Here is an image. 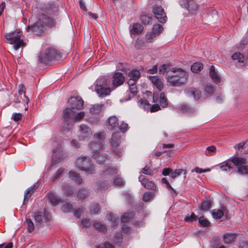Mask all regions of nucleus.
Returning a JSON list of instances; mask_svg holds the SVG:
<instances>
[{
  "label": "nucleus",
  "instance_id": "nucleus-1",
  "mask_svg": "<svg viewBox=\"0 0 248 248\" xmlns=\"http://www.w3.org/2000/svg\"><path fill=\"white\" fill-rule=\"evenodd\" d=\"M94 141L90 145L93 157L98 163H103L107 159L106 155L103 153L102 149L106 137V133L101 132L94 135Z\"/></svg>",
  "mask_w": 248,
  "mask_h": 248
},
{
  "label": "nucleus",
  "instance_id": "nucleus-2",
  "mask_svg": "<svg viewBox=\"0 0 248 248\" xmlns=\"http://www.w3.org/2000/svg\"><path fill=\"white\" fill-rule=\"evenodd\" d=\"M55 20L45 14H42L39 15L37 22L33 25L27 27V31H31L34 34L39 35L42 33L45 26L52 27L55 26Z\"/></svg>",
  "mask_w": 248,
  "mask_h": 248
},
{
  "label": "nucleus",
  "instance_id": "nucleus-3",
  "mask_svg": "<svg viewBox=\"0 0 248 248\" xmlns=\"http://www.w3.org/2000/svg\"><path fill=\"white\" fill-rule=\"evenodd\" d=\"M77 167L87 173H93L95 170L91 158L87 155H81L78 157L75 163Z\"/></svg>",
  "mask_w": 248,
  "mask_h": 248
},
{
  "label": "nucleus",
  "instance_id": "nucleus-4",
  "mask_svg": "<svg viewBox=\"0 0 248 248\" xmlns=\"http://www.w3.org/2000/svg\"><path fill=\"white\" fill-rule=\"evenodd\" d=\"M21 33L18 30L7 33L4 37L6 38L7 43L10 44H13L14 48L16 50L20 47L25 46L23 40L21 39Z\"/></svg>",
  "mask_w": 248,
  "mask_h": 248
},
{
  "label": "nucleus",
  "instance_id": "nucleus-5",
  "mask_svg": "<svg viewBox=\"0 0 248 248\" xmlns=\"http://www.w3.org/2000/svg\"><path fill=\"white\" fill-rule=\"evenodd\" d=\"M75 112L71 108H67L63 111V122L62 128L64 131L71 129L74 124Z\"/></svg>",
  "mask_w": 248,
  "mask_h": 248
},
{
  "label": "nucleus",
  "instance_id": "nucleus-6",
  "mask_svg": "<svg viewBox=\"0 0 248 248\" xmlns=\"http://www.w3.org/2000/svg\"><path fill=\"white\" fill-rule=\"evenodd\" d=\"M96 82L95 91L100 97H104L110 93V88L106 87L109 85L107 78L104 77L100 78L97 79Z\"/></svg>",
  "mask_w": 248,
  "mask_h": 248
},
{
  "label": "nucleus",
  "instance_id": "nucleus-7",
  "mask_svg": "<svg viewBox=\"0 0 248 248\" xmlns=\"http://www.w3.org/2000/svg\"><path fill=\"white\" fill-rule=\"evenodd\" d=\"M231 161L237 167L238 172L241 174H248V166L246 165L245 159L240 157H233L231 158Z\"/></svg>",
  "mask_w": 248,
  "mask_h": 248
},
{
  "label": "nucleus",
  "instance_id": "nucleus-8",
  "mask_svg": "<svg viewBox=\"0 0 248 248\" xmlns=\"http://www.w3.org/2000/svg\"><path fill=\"white\" fill-rule=\"evenodd\" d=\"M56 54V51L54 49L48 48L40 54L38 57V61L41 63L46 64L52 59H55Z\"/></svg>",
  "mask_w": 248,
  "mask_h": 248
},
{
  "label": "nucleus",
  "instance_id": "nucleus-9",
  "mask_svg": "<svg viewBox=\"0 0 248 248\" xmlns=\"http://www.w3.org/2000/svg\"><path fill=\"white\" fill-rule=\"evenodd\" d=\"M179 3L182 7L186 8L192 13H194L198 8V4L194 0H179Z\"/></svg>",
  "mask_w": 248,
  "mask_h": 248
},
{
  "label": "nucleus",
  "instance_id": "nucleus-10",
  "mask_svg": "<svg viewBox=\"0 0 248 248\" xmlns=\"http://www.w3.org/2000/svg\"><path fill=\"white\" fill-rule=\"evenodd\" d=\"M181 72H186L181 68H172L167 71L166 77L168 82L174 83V80H172V78L180 77Z\"/></svg>",
  "mask_w": 248,
  "mask_h": 248
},
{
  "label": "nucleus",
  "instance_id": "nucleus-11",
  "mask_svg": "<svg viewBox=\"0 0 248 248\" xmlns=\"http://www.w3.org/2000/svg\"><path fill=\"white\" fill-rule=\"evenodd\" d=\"M68 103L71 108L78 110L83 107L84 102L80 97H72L68 100Z\"/></svg>",
  "mask_w": 248,
  "mask_h": 248
},
{
  "label": "nucleus",
  "instance_id": "nucleus-12",
  "mask_svg": "<svg viewBox=\"0 0 248 248\" xmlns=\"http://www.w3.org/2000/svg\"><path fill=\"white\" fill-rule=\"evenodd\" d=\"M153 13L159 22L161 23L166 22L167 16L163 8L159 6H155L153 8Z\"/></svg>",
  "mask_w": 248,
  "mask_h": 248
},
{
  "label": "nucleus",
  "instance_id": "nucleus-13",
  "mask_svg": "<svg viewBox=\"0 0 248 248\" xmlns=\"http://www.w3.org/2000/svg\"><path fill=\"white\" fill-rule=\"evenodd\" d=\"M180 77L172 78V80H174V83L169 82L171 86H177L185 83L188 78V74L186 72H181L179 75Z\"/></svg>",
  "mask_w": 248,
  "mask_h": 248
},
{
  "label": "nucleus",
  "instance_id": "nucleus-14",
  "mask_svg": "<svg viewBox=\"0 0 248 248\" xmlns=\"http://www.w3.org/2000/svg\"><path fill=\"white\" fill-rule=\"evenodd\" d=\"M33 217L35 221L36 226L41 225L44 219L46 222L49 220V215L46 213H43L40 212H35L33 214Z\"/></svg>",
  "mask_w": 248,
  "mask_h": 248
},
{
  "label": "nucleus",
  "instance_id": "nucleus-15",
  "mask_svg": "<svg viewBox=\"0 0 248 248\" xmlns=\"http://www.w3.org/2000/svg\"><path fill=\"white\" fill-rule=\"evenodd\" d=\"M153 98L154 102H159L163 108L166 107L168 105L167 100L164 93H161L159 96L158 93H154Z\"/></svg>",
  "mask_w": 248,
  "mask_h": 248
},
{
  "label": "nucleus",
  "instance_id": "nucleus-16",
  "mask_svg": "<svg viewBox=\"0 0 248 248\" xmlns=\"http://www.w3.org/2000/svg\"><path fill=\"white\" fill-rule=\"evenodd\" d=\"M139 180L141 185L147 189L154 190L156 188V186L152 181H149L148 179L144 178V176L142 174L139 176Z\"/></svg>",
  "mask_w": 248,
  "mask_h": 248
},
{
  "label": "nucleus",
  "instance_id": "nucleus-17",
  "mask_svg": "<svg viewBox=\"0 0 248 248\" xmlns=\"http://www.w3.org/2000/svg\"><path fill=\"white\" fill-rule=\"evenodd\" d=\"M125 80V78L123 74L120 72H117L113 76V85L116 87L123 84Z\"/></svg>",
  "mask_w": 248,
  "mask_h": 248
},
{
  "label": "nucleus",
  "instance_id": "nucleus-18",
  "mask_svg": "<svg viewBox=\"0 0 248 248\" xmlns=\"http://www.w3.org/2000/svg\"><path fill=\"white\" fill-rule=\"evenodd\" d=\"M186 95L189 97H193L195 100H199L202 95V93L198 89L194 88H189L185 91Z\"/></svg>",
  "mask_w": 248,
  "mask_h": 248
},
{
  "label": "nucleus",
  "instance_id": "nucleus-19",
  "mask_svg": "<svg viewBox=\"0 0 248 248\" xmlns=\"http://www.w3.org/2000/svg\"><path fill=\"white\" fill-rule=\"evenodd\" d=\"M39 186L38 183L34 184L32 186L28 188L24 193V198L23 201V204H26L29 199L31 197L34 191Z\"/></svg>",
  "mask_w": 248,
  "mask_h": 248
},
{
  "label": "nucleus",
  "instance_id": "nucleus-20",
  "mask_svg": "<svg viewBox=\"0 0 248 248\" xmlns=\"http://www.w3.org/2000/svg\"><path fill=\"white\" fill-rule=\"evenodd\" d=\"M209 76L213 82L216 84H219L220 83V76L217 74L216 71L215 67L213 65L211 66L210 68Z\"/></svg>",
  "mask_w": 248,
  "mask_h": 248
},
{
  "label": "nucleus",
  "instance_id": "nucleus-21",
  "mask_svg": "<svg viewBox=\"0 0 248 248\" xmlns=\"http://www.w3.org/2000/svg\"><path fill=\"white\" fill-rule=\"evenodd\" d=\"M118 173L117 170L114 168H108L104 170L102 174V177L106 178H114Z\"/></svg>",
  "mask_w": 248,
  "mask_h": 248
},
{
  "label": "nucleus",
  "instance_id": "nucleus-22",
  "mask_svg": "<svg viewBox=\"0 0 248 248\" xmlns=\"http://www.w3.org/2000/svg\"><path fill=\"white\" fill-rule=\"evenodd\" d=\"M80 140H84L85 138L90 137L92 133L91 129L85 125L80 126Z\"/></svg>",
  "mask_w": 248,
  "mask_h": 248
},
{
  "label": "nucleus",
  "instance_id": "nucleus-23",
  "mask_svg": "<svg viewBox=\"0 0 248 248\" xmlns=\"http://www.w3.org/2000/svg\"><path fill=\"white\" fill-rule=\"evenodd\" d=\"M212 215L214 218L220 219L224 215L227 214V209L225 207H222L221 209H214L211 212Z\"/></svg>",
  "mask_w": 248,
  "mask_h": 248
},
{
  "label": "nucleus",
  "instance_id": "nucleus-24",
  "mask_svg": "<svg viewBox=\"0 0 248 248\" xmlns=\"http://www.w3.org/2000/svg\"><path fill=\"white\" fill-rule=\"evenodd\" d=\"M150 80L154 85L159 91H162L164 88L163 84L161 80L157 76H150Z\"/></svg>",
  "mask_w": 248,
  "mask_h": 248
},
{
  "label": "nucleus",
  "instance_id": "nucleus-25",
  "mask_svg": "<svg viewBox=\"0 0 248 248\" xmlns=\"http://www.w3.org/2000/svg\"><path fill=\"white\" fill-rule=\"evenodd\" d=\"M120 142V135L119 133H113L111 139V143L112 147H117Z\"/></svg>",
  "mask_w": 248,
  "mask_h": 248
},
{
  "label": "nucleus",
  "instance_id": "nucleus-26",
  "mask_svg": "<svg viewBox=\"0 0 248 248\" xmlns=\"http://www.w3.org/2000/svg\"><path fill=\"white\" fill-rule=\"evenodd\" d=\"M104 108L103 104H94L90 109V111L93 114H99Z\"/></svg>",
  "mask_w": 248,
  "mask_h": 248
},
{
  "label": "nucleus",
  "instance_id": "nucleus-27",
  "mask_svg": "<svg viewBox=\"0 0 248 248\" xmlns=\"http://www.w3.org/2000/svg\"><path fill=\"white\" fill-rule=\"evenodd\" d=\"M49 202L53 205H57L60 202V200L58 199L53 192H50L48 194Z\"/></svg>",
  "mask_w": 248,
  "mask_h": 248
},
{
  "label": "nucleus",
  "instance_id": "nucleus-28",
  "mask_svg": "<svg viewBox=\"0 0 248 248\" xmlns=\"http://www.w3.org/2000/svg\"><path fill=\"white\" fill-rule=\"evenodd\" d=\"M220 169L222 171H226L230 174L232 172V167L231 166V164L228 161L225 162L220 166Z\"/></svg>",
  "mask_w": 248,
  "mask_h": 248
},
{
  "label": "nucleus",
  "instance_id": "nucleus-29",
  "mask_svg": "<svg viewBox=\"0 0 248 248\" xmlns=\"http://www.w3.org/2000/svg\"><path fill=\"white\" fill-rule=\"evenodd\" d=\"M43 10L46 14L50 15H55V13L58 11V8L55 6L54 4H51L43 8Z\"/></svg>",
  "mask_w": 248,
  "mask_h": 248
},
{
  "label": "nucleus",
  "instance_id": "nucleus-30",
  "mask_svg": "<svg viewBox=\"0 0 248 248\" xmlns=\"http://www.w3.org/2000/svg\"><path fill=\"white\" fill-rule=\"evenodd\" d=\"M69 176L72 180L78 183L79 184H81L82 183V179L79 174L76 172L72 171H69Z\"/></svg>",
  "mask_w": 248,
  "mask_h": 248
},
{
  "label": "nucleus",
  "instance_id": "nucleus-31",
  "mask_svg": "<svg viewBox=\"0 0 248 248\" xmlns=\"http://www.w3.org/2000/svg\"><path fill=\"white\" fill-rule=\"evenodd\" d=\"M108 124L111 128H114L118 126V120L115 116H110L108 120Z\"/></svg>",
  "mask_w": 248,
  "mask_h": 248
},
{
  "label": "nucleus",
  "instance_id": "nucleus-32",
  "mask_svg": "<svg viewBox=\"0 0 248 248\" xmlns=\"http://www.w3.org/2000/svg\"><path fill=\"white\" fill-rule=\"evenodd\" d=\"M211 202L208 201H203L199 205V207L201 210L203 212L208 211L211 208Z\"/></svg>",
  "mask_w": 248,
  "mask_h": 248
},
{
  "label": "nucleus",
  "instance_id": "nucleus-33",
  "mask_svg": "<svg viewBox=\"0 0 248 248\" xmlns=\"http://www.w3.org/2000/svg\"><path fill=\"white\" fill-rule=\"evenodd\" d=\"M143 29V26L139 23H135L133 25V28L130 32L133 34H139L140 33Z\"/></svg>",
  "mask_w": 248,
  "mask_h": 248
},
{
  "label": "nucleus",
  "instance_id": "nucleus-34",
  "mask_svg": "<svg viewBox=\"0 0 248 248\" xmlns=\"http://www.w3.org/2000/svg\"><path fill=\"white\" fill-rule=\"evenodd\" d=\"M138 104L140 108L144 109V110L148 109L150 106V104L149 103L148 101L144 99H141L139 100Z\"/></svg>",
  "mask_w": 248,
  "mask_h": 248
},
{
  "label": "nucleus",
  "instance_id": "nucleus-35",
  "mask_svg": "<svg viewBox=\"0 0 248 248\" xmlns=\"http://www.w3.org/2000/svg\"><path fill=\"white\" fill-rule=\"evenodd\" d=\"M202 68V63L199 62H195L191 66V70L194 73L200 72Z\"/></svg>",
  "mask_w": 248,
  "mask_h": 248
},
{
  "label": "nucleus",
  "instance_id": "nucleus-36",
  "mask_svg": "<svg viewBox=\"0 0 248 248\" xmlns=\"http://www.w3.org/2000/svg\"><path fill=\"white\" fill-rule=\"evenodd\" d=\"M140 77V73L137 70H132L128 73L129 78L137 80Z\"/></svg>",
  "mask_w": 248,
  "mask_h": 248
},
{
  "label": "nucleus",
  "instance_id": "nucleus-37",
  "mask_svg": "<svg viewBox=\"0 0 248 248\" xmlns=\"http://www.w3.org/2000/svg\"><path fill=\"white\" fill-rule=\"evenodd\" d=\"M186 170L183 169H176L173 172L170 173V177L172 179H174L176 177L180 176L182 173L184 175L186 174Z\"/></svg>",
  "mask_w": 248,
  "mask_h": 248
},
{
  "label": "nucleus",
  "instance_id": "nucleus-38",
  "mask_svg": "<svg viewBox=\"0 0 248 248\" xmlns=\"http://www.w3.org/2000/svg\"><path fill=\"white\" fill-rule=\"evenodd\" d=\"M135 46L136 49H140L144 48L147 46L142 39L138 38L136 42Z\"/></svg>",
  "mask_w": 248,
  "mask_h": 248
},
{
  "label": "nucleus",
  "instance_id": "nucleus-39",
  "mask_svg": "<svg viewBox=\"0 0 248 248\" xmlns=\"http://www.w3.org/2000/svg\"><path fill=\"white\" fill-rule=\"evenodd\" d=\"M91 214L93 215H95L98 214L100 211V208L99 204L95 203L93 204L91 206L90 209Z\"/></svg>",
  "mask_w": 248,
  "mask_h": 248
},
{
  "label": "nucleus",
  "instance_id": "nucleus-40",
  "mask_svg": "<svg viewBox=\"0 0 248 248\" xmlns=\"http://www.w3.org/2000/svg\"><path fill=\"white\" fill-rule=\"evenodd\" d=\"M205 92L207 96H211L214 92V86L212 84H208L205 87Z\"/></svg>",
  "mask_w": 248,
  "mask_h": 248
},
{
  "label": "nucleus",
  "instance_id": "nucleus-41",
  "mask_svg": "<svg viewBox=\"0 0 248 248\" xmlns=\"http://www.w3.org/2000/svg\"><path fill=\"white\" fill-rule=\"evenodd\" d=\"M235 237V235L233 234H225L224 235V241L227 244L230 243L233 241Z\"/></svg>",
  "mask_w": 248,
  "mask_h": 248
},
{
  "label": "nucleus",
  "instance_id": "nucleus-42",
  "mask_svg": "<svg viewBox=\"0 0 248 248\" xmlns=\"http://www.w3.org/2000/svg\"><path fill=\"white\" fill-rule=\"evenodd\" d=\"M93 225L96 229L100 230L102 232H105L106 231V227L105 225L98 221H94L93 223Z\"/></svg>",
  "mask_w": 248,
  "mask_h": 248
},
{
  "label": "nucleus",
  "instance_id": "nucleus-43",
  "mask_svg": "<svg viewBox=\"0 0 248 248\" xmlns=\"http://www.w3.org/2000/svg\"><path fill=\"white\" fill-rule=\"evenodd\" d=\"M154 197V194L152 192H147L144 193L143 196V200L145 202H150L152 201Z\"/></svg>",
  "mask_w": 248,
  "mask_h": 248
},
{
  "label": "nucleus",
  "instance_id": "nucleus-44",
  "mask_svg": "<svg viewBox=\"0 0 248 248\" xmlns=\"http://www.w3.org/2000/svg\"><path fill=\"white\" fill-rule=\"evenodd\" d=\"M72 208L73 206L72 204H70L68 202H65L63 203L62 209L64 212L67 213L71 212V211L72 209Z\"/></svg>",
  "mask_w": 248,
  "mask_h": 248
},
{
  "label": "nucleus",
  "instance_id": "nucleus-45",
  "mask_svg": "<svg viewBox=\"0 0 248 248\" xmlns=\"http://www.w3.org/2000/svg\"><path fill=\"white\" fill-rule=\"evenodd\" d=\"M133 217V214L132 212H128L125 213L121 218L122 222H126L128 221L130 219Z\"/></svg>",
  "mask_w": 248,
  "mask_h": 248
},
{
  "label": "nucleus",
  "instance_id": "nucleus-46",
  "mask_svg": "<svg viewBox=\"0 0 248 248\" xmlns=\"http://www.w3.org/2000/svg\"><path fill=\"white\" fill-rule=\"evenodd\" d=\"M110 183H102L101 182H97L96 184V187L95 188L97 190H104L108 187V186H109Z\"/></svg>",
  "mask_w": 248,
  "mask_h": 248
},
{
  "label": "nucleus",
  "instance_id": "nucleus-47",
  "mask_svg": "<svg viewBox=\"0 0 248 248\" xmlns=\"http://www.w3.org/2000/svg\"><path fill=\"white\" fill-rule=\"evenodd\" d=\"M233 60H237L238 62H243L244 58L240 53H235L232 56Z\"/></svg>",
  "mask_w": 248,
  "mask_h": 248
},
{
  "label": "nucleus",
  "instance_id": "nucleus-48",
  "mask_svg": "<svg viewBox=\"0 0 248 248\" xmlns=\"http://www.w3.org/2000/svg\"><path fill=\"white\" fill-rule=\"evenodd\" d=\"M26 221L27 225L28 231L30 232H32L34 229V226L33 222L30 218H26Z\"/></svg>",
  "mask_w": 248,
  "mask_h": 248
},
{
  "label": "nucleus",
  "instance_id": "nucleus-49",
  "mask_svg": "<svg viewBox=\"0 0 248 248\" xmlns=\"http://www.w3.org/2000/svg\"><path fill=\"white\" fill-rule=\"evenodd\" d=\"M88 196V191L84 189H80L78 195V198L80 199H84Z\"/></svg>",
  "mask_w": 248,
  "mask_h": 248
},
{
  "label": "nucleus",
  "instance_id": "nucleus-50",
  "mask_svg": "<svg viewBox=\"0 0 248 248\" xmlns=\"http://www.w3.org/2000/svg\"><path fill=\"white\" fill-rule=\"evenodd\" d=\"M161 182L163 184H165L166 185L167 187L171 191V193L173 195H176V192L175 190L172 187V186H170L169 182L167 181V180L165 178H163L161 179Z\"/></svg>",
  "mask_w": 248,
  "mask_h": 248
},
{
  "label": "nucleus",
  "instance_id": "nucleus-51",
  "mask_svg": "<svg viewBox=\"0 0 248 248\" xmlns=\"http://www.w3.org/2000/svg\"><path fill=\"white\" fill-rule=\"evenodd\" d=\"M199 223L201 226L203 227H207L209 225V221L204 217H201L199 218Z\"/></svg>",
  "mask_w": 248,
  "mask_h": 248
},
{
  "label": "nucleus",
  "instance_id": "nucleus-52",
  "mask_svg": "<svg viewBox=\"0 0 248 248\" xmlns=\"http://www.w3.org/2000/svg\"><path fill=\"white\" fill-rule=\"evenodd\" d=\"M162 27L160 24H157L153 26L152 32L157 35L162 31Z\"/></svg>",
  "mask_w": 248,
  "mask_h": 248
},
{
  "label": "nucleus",
  "instance_id": "nucleus-53",
  "mask_svg": "<svg viewBox=\"0 0 248 248\" xmlns=\"http://www.w3.org/2000/svg\"><path fill=\"white\" fill-rule=\"evenodd\" d=\"M181 109L184 112H192L194 111V108L187 104L183 105Z\"/></svg>",
  "mask_w": 248,
  "mask_h": 248
},
{
  "label": "nucleus",
  "instance_id": "nucleus-54",
  "mask_svg": "<svg viewBox=\"0 0 248 248\" xmlns=\"http://www.w3.org/2000/svg\"><path fill=\"white\" fill-rule=\"evenodd\" d=\"M197 216H196L193 213H191L190 216L187 215L185 217V220L187 222H192L197 219Z\"/></svg>",
  "mask_w": 248,
  "mask_h": 248
},
{
  "label": "nucleus",
  "instance_id": "nucleus-55",
  "mask_svg": "<svg viewBox=\"0 0 248 248\" xmlns=\"http://www.w3.org/2000/svg\"><path fill=\"white\" fill-rule=\"evenodd\" d=\"M113 183L115 185L119 186H121L124 185V180L120 177L116 178L113 181Z\"/></svg>",
  "mask_w": 248,
  "mask_h": 248
},
{
  "label": "nucleus",
  "instance_id": "nucleus-56",
  "mask_svg": "<svg viewBox=\"0 0 248 248\" xmlns=\"http://www.w3.org/2000/svg\"><path fill=\"white\" fill-rule=\"evenodd\" d=\"M142 172L145 174L151 176L153 175L154 173L153 171L150 169L149 167L147 166H146L142 169Z\"/></svg>",
  "mask_w": 248,
  "mask_h": 248
},
{
  "label": "nucleus",
  "instance_id": "nucleus-57",
  "mask_svg": "<svg viewBox=\"0 0 248 248\" xmlns=\"http://www.w3.org/2000/svg\"><path fill=\"white\" fill-rule=\"evenodd\" d=\"M84 115H85V113L83 111L78 112L77 114L75 113V119H74V124L78 121H79V120L82 119L84 118Z\"/></svg>",
  "mask_w": 248,
  "mask_h": 248
},
{
  "label": "nucleus",
  "instance_id": "nucleus-58",
  "mask_svg": "<svg viewBox=\"0 0 248 248\" xmlns=\"http://www.w3.org/2000/svg\"><path fill=\"white\" fill-rule=\"evenodd\" d=\"M63 189L64 193L67 196L72 195L74 193L73 190L71 187L66 186H64Z\"/></svg>",
  "mask_w": 248,
  "mask_h": 248
},
{
  "label": "nucleus",
  "instance_id": "nucleus-59",
  "mask_svg": "<svg viewBox=\"0 0 248 248\" xmlns=\"http://www.w3.org/2000/svg\"><path fill=\"white\" fill-rule=\"evenodd\" d=\"M156 35L154 34L152 31L149 32L146 35V41L147 43L151 42L153 40V38L155 37Z\"/></svg>",
  "mask_w": 248,
  "mask_h": 248
},
{
  "label": "nucleus",
  "instance_id": "nucleus-60",
  "mask_svg": "<svg viewBox=\"0 0 248 248\" xmlns=\"http://www.w3.org/2000/svg\"><path fill=\"white\" fill-rule=\"evenodd\" d=\"M140 20L144 24H149L151 21V19L146 15H142L140 16Z\"/></svg>",
  "mask_w": 248,
  "mask_h": 248
},
{
  "label": "nucleus",
  "instance_id": "nucleus-61",
  "mask_svg": "<svg viewBox=\"0 0 248 248\" xmlns=\"http://www.w3.org/2000/svg\"><path fill=\"white\" fill-rule=\"evenodd\" d=\"M137 88L136 86L129 87V90H127V94L131 93L132 96H134L137 93Z\"/></svg>",
  "mask_w": 248,
  "mask_h": 248
},
{
  "label": "nucleus",
  "instance_id": "nucleus-62",
  "mask_svg": "<svg viewBox=\"0 0 248 248\" xmlns=\"http://www.w3.org/2000/svg\"><path fill=\"white\" fill-rule=\"evenodd\" d=\"M22 117V115L21 113H13L12 116V119L16 121L17 122L19 120H20Z\"/></svg>",
  "mask_w": 248,
  "mask_h": 248
},
{
  "label": "nucleus",
  "instance_id": "nucleus-63",
  "mask_svg": "<svg viewBox=\"0 0 248 248\" xmlns=\"http://www.w3.org/2000/svg\"><path fill=\"white\" fill-rule=\"evenodd\" d=\"M63 170L62 169H59L56 172L55 175L52 178V181H54L60 177L61 175L63 173Z\"/></svg>",
  "mask_w": 248,
  "mask_h": 248
},
{
  "label": "nucleus",
  "instance_id": "nucleus-64",
  "mask_svg": "<svg viewBox=\"0 0 248 248\" xmlns=\"http://www.w3.org/2000/svg\"><path fill=\"white\" fill-rule=\"evenodd\" d=\"M96 248H115V247L109 242H105L103 243V247L100 246L97 247Z\"/></svg>",
  "mask_w": 248,
  "mask_h": 248
}]
</instances>
